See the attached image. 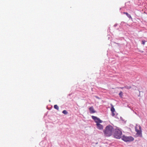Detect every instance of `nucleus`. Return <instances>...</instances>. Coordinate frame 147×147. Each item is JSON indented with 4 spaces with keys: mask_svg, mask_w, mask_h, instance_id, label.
<instances>
[{
    "mask_svg": "<svg viewBox=\"0 0 147 147\" xmlns=\"http://www.w3.org/2000/svg\"><path fill=\"white\" fill-rule=\"evenodd\" d=\"M119 95L120 96H121L123 95V93L122 92H120L119 94Z\"/></svg>",
    "mask_w": 147,
    "mask_h": 147,
    "instance_id": "nucleus-18",
    "label": "nucleus"
},
{
    "mask_svg": "<svg viewBox=\"0 0 147 147\" xmlns=\"http://www.w3.org/2000/svg\"><path fill=\"white\" fill-rule=\"evenodd\" d=\"M139 130H138L137 129L136 127H135L136 131L137 132V134L140 136L141 137L142 136V133L141 131V127L140 126H139Z\"/></svg>",
    "mask_w": 147,
    "mask_h": 147,
    "instance_id": "nucleus-5",
    "label": "nucleus"
},
{
    "mask_svg": "<svg viewBox=\"0 0 147 147\" xmlns=\"http://www.w3.org/2000/svg\"><path fill=\"white\" fill-rule=\"evenodd\" d=\"M114 43L117 44L118 45V46L119 47H120L122 45H123V44H121L119 43H116L115 42H114Z\"/></svg>",
    "mask_w": 147,
    "mask_h": 147,
    "instance_id": "nucleus-16",
    "label": "nucleus"
},
{
    "mask_svg": "<svg viewBox=\"0 0 147 147\" xmlns=\"http://www.w3.org/2000/svg\"><path fill=\"white\" fill-rule=\"evenodd\" d=\"M54 107L55 109H57V110H58L59 109L58 106L56 105H54Z\"/></svg>",
    "mask_w": 147,
    "mask_h": 147,
    "instance_id": "nucleus-12",
    "label": "nucleus"
},
{
    "mask_svg": "<svg viewBox=\"0 0 147 147\" xmlns=\"http://www.w3.org/2000/svg\"><path fill=\"white\" fill-rule=\"evenodd\" d=\"M92 118L94 120V121L96 123H102V121L99 118L94 116H92Z\"/></svg>",
    "mask_w": 147,
    "mask_h": 147,
    "instance_id": "nucleus-4",
    "label": "nucleus"
},
{
    "mask_svg": "<svg viewBox=\"0 0 147 147\" xmlns=\"http://www.w3.org/2000/svg\"><path fill=\"white\" fill-rule=\"evenodd\" d=\"M117 24H115L114 25V27H116L117 26Z\"/></svg>",
    "mask_w": 147,
    "mask_h": 147,
    "instance_id": "nucleus-21",
    "label": "nucleus"
},
{
    "mask_svg": "<svg viewBox=\"0 0 147 147\" xmlns=\"http://www.w3.org/2000/svg\"><path fill=\"white\" fill-rule=\"evenodd\" d=\"M122 135V132L121 129L116 128L115 129L113 134L115 138L117 139H120Z\"/></svg>",
    "mask_w": 147,
    "mask_h": 147,
    "instance_id": "nucleus-2",
    "label": "nucleus"
},
{
    "mask_svg": "<svg viewBox=\"0 0 147 147\" xmlns=\"http://www.w3.org/2000/svg\"><path fill=\"white\" fill-rule=\"evenodd\" d=\"M111 115L112 116H115V113H114V112H115V110L113 106V105L111 108Z\"/></svg>",
    "mask_w": 147,
    "mask_h": 147,
    "instance_id": "nucleus-8",
    "label": "nucleus"
},
{
    "mask_svg": "<svg viewBox=\"0 0 147 147\" xmlns=\"http://www.w3.org/2000/svg\"><path fill=\"white\" fill-rule=\"evenodd\" d=\"M124 87H125V88L129 89L131 88V86H124Z\"/></svg>",
    "mask_w": 147,
    "mask_h": 147,
    "instance_id": "nucleus-11",
    "label": "nucleus"
},
{
    "mask_svg": "<svg viewBox=\"0 0 147 147\" xmlns=\"http://www.w3.org/2000/svg\"><path fill=\"white\" fill-rule=\"evenodd\" d=\"M99 123H100L96 124L97 128L100 130L103 129V125Z\"/></svg>",
    "mask_w": 147,
    "mask_h": 147,
    "instance_id": "nucleus-7",
    "label": "nucleus"
},
{
    "mask_svg": "<svg viewBox=\"0 0 147 147\" xmlns=\"http://www.w3.org/2000/svg\"><path fill=\"white\" fill-rule=\"evenodd\" d=\"M89 110L90 113H94L96 112V111L94 110V108L92 106L89 108Z\"/></svg>",
    "mask_w": 147,
    "mask_h": 147,
    "instance_id": "nucleus-9",
    "label": "nucleus"
},
{
    "mask_svg": "<svg viewBox=\"0 0 147 147\" xmlns=\"http://www.w3.org/2000/svg\"><path fill=\"white\" fill-rule=\"evenodd\" d=\"M146 41L145 40H143L142 41V44L143 45H144L145 44V43Z\"/></svg>",
    "mask_w": 147,
    "mask_h": 147,
    "instance_id": "nucleus-17",
    "label": "nucleus"
},
{
    "mask_svg": "<svg viewBox=\"0 0 147 147\" xmlns=\"http://www.w3.org/2000/svg\"><path fill=\"white\" fill-rule=\"evenodd\" d=\"M120 119L124 123H125L126 121H125L124 119L122 118V117H120Z\"/></svg>",
    "mask_w": 147,
    "mask_h": 147,
    "instance_id": "nucleus-14",
    "label": "nucleus"
},
{
    "mask_svg": "<svg viewBox=\"0 0 147 147\" xmlns=\"http://www.w3.org/2000/svg\"><path fill=\"white\" fill-rule=\"evenodd\" d=\"M121 139L122 140L126 142H131L133 141L134 140V138L131 136H127L124 135L123 136L121 137Z\"/></svg>",
    "mask_w": 147,
    "mask_h": 147,
    "instance_id": "nucleus-3",
    "label": "nucleus"
},
{
    "mask_svg": "<svg viewBox=\"0 0 147 147\" xmlns=\"http://www.w3.org/2000/svg\"><path fill=\"white\" fill-rule=\"evenodd\" d=\"M123 13L125 14L130 19H131V20H132V18L131 17V15L128 13H127L126 12H124Z\"/></svg>",
    "mask_w": 147,
    "mask_h": 147,
    "instance_id": "nucleus-10",
    "label": "nucleus"
},
{
    "mask_svg": "<svg viewBox=\"0 0 147 147\" xmlns=\"http://www.w3.org/2000/svg\"><path fill=\"white\" fill-rule=\"evenodd\" d=\"M120 88L122 89H124V88H125V87H120Z\"/></svg>",
    "mask_w": 147,
    "mask_h": 147,
    "instance_id": "nucleus-19",
    "label": "nucleus"
},
{
    "mask_svg": "<svg viewBox=\"0 0 147 147\" xmlns=\"http://www.w3.org/2000/svg\"><path fill=\"white\" fill-rule=\"evenodd\" d=\"M114 131V129L112 126L110 125L107 126L103 131L104 136L105 137L111 136Z\"/></svg>",
    "mask_w": 147,
    "mask_h": 147,
    "instance_id": "nucleus-1",
    "label": "nucleus"
},
{
    "mask_svg": "<svg viewBox=\"0 0 147 147\" xmlns=\"http://www.w3.org/2000/svg\"><path fill=\"white\" fill-rule=\"evenodd\" d=\"M118 114L117 113L116 115L115 114V115L114 117H115V118H116V119H119V117L118 116Z\"/></svg>",
    "mask_w": 147,
    "mask_h": 147,
    "instance_id": "nucleus-15",
    "label": "nucleus"
},
{
    "mask_svg": "<svg viewBox=\"0 0 147 147\" xmlns=\"http://www.w3.org/2000/svg\"><path fill=\"white\" fill-rule=\"evenodd\" d=\"M139 51L141 53H143L144 52V51H141V50H140Z\"/></svg>",
    "mask_w": 147,
    "mask_h": 147,
    "instance_id": "nucleus-20",
    "label": "nucleus"
},
{
    "mask_svg": "<svg viewBox=\"0 0 147 147\" xmlns=\"http://www.w3.org/2000/svg\"><path fill=\"white\" fill-rule=\"evenodd\" d=\"M62 113L65 115H67L68 114V112L65 110H63L62 111Z\"/></svg>",
    "mask_w": 147,
    "mask_h": 147,
    "instance_id": "nucleus-13",
    "label": "nucleus"
},
{
    "mask_svg": "<svg viewBox=\"0 0 147 147\" xmlns=\"http://www.w3.org/2000/svg\"><path fill=\"white\" fill-rule=\"evenodd\" d=\"M39 145L42 147H46L48 145V143L46 140H44L41 142Z\"/></svg>",
    "mask_w": 147,
    "mask_h": 147,
    "instance_id": "nucleus-6",
    "label": "nucleus"
}]
</instances>
